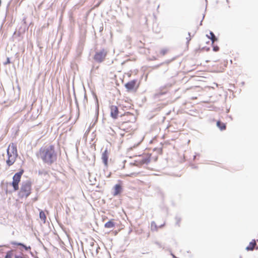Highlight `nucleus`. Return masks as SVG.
Listing matches in <instances>:
<instances>
[{
  "mask_svg": "<svg viewBox=\"0 0 258 258\" xmlns=\"http://www.w3.org/2000/svg\"><path fill=\"white\" fill-rule=\"evenodd\" d=\"M43 162L48 165H51L57 159V155L53 145L46 146L41 147L37 154Z\"/></svg>",
  "mask_w": 258,
  "mask_h": 258,
  "instance_id": "obj_1",
  "label": "nucleus"
},
{
  "mask_svg": "<svg viewBox=\"0 0 258 258\" xmlns=\"http://www.w3.org/2000/svg\"><path fill=\"white\" fill-rule=\"evenodd\" d=\"M136 120V117L133 113L128 112L125 113L120 116L118 122L119 128L126 132H130L133 130V126Z\"/></svg>",
  "mask_w": 258,
  "mask_h": 258,
  "instance_id": "obj_2",
  "label": "nucleus"
},
{
  "mask_svg": "<svg viewBox=\"0 0 258 258\" xmlns=\"http://www.w3.org/2000/svg\"><path fill=\"white\" fill-rule=\"evenodd\" d=\"M32 192V182L30 180L22 182L20 190L18 193V197L21 199H27Z\"/></svg>",
  "mask_w": 258,
  "mask_h": 258,
  "instance_id": "obj_3",
  "label": "nucleus"
},
{
  "mask_svg": "<svg viewBox=\"0 0 258 258\" xmlns=\"http://www.w3.org/2000/svg\"><path fill=\"white\" fill-rule=\"evenodd\" d=\"M8 158L6 163L9 166L12 165L15 162L18 156L17 146L15 143H11L7 149Z\"/></svg>",
  "mask_w": 258,
  "mask_h": 258,
  "instance_id": "obj_4",
  "label": "nucleus"
},
{
  "mask_svg": "<svg viewBox=\"0 0 258 258\" xmlns=\"http://www.w3.org/2000/svg\"><path fill=\"white\" fill-rule=\"evenodd\" d=\"M24 172V171L23 169H21L19 172L15 173L13 176V181L11 183V185H12L14 191H17L19 189V183Z\"/></svg>",
  "mask_w": 258,
  "mask_h": 258,
  "instance_id": "obj_5",
  "label": "nucleus"
},
{
  "mask_svg": "<svg viewBox=\"0 0 258 258\" xmlns=\"http://www.w3.org/2000/svg\"><path fill=\"white\" fill-rule=\"evenodd\" d=\"M139 87V83L136 80L128 82L125 84V87L128 91H136Z\"/></svg>",
  "mask_w": 258,
  "mask_h": 258,
  "instance_id": "obj_6",
  "label": "nucleus"
},
{
  "mask_svg": "<svg viewBox=\"0 0 258 258\" xmlns=\"http://www.w3.org/2000/svg\"><path fill=\"white\" fill-rule=\"evenodd\" d=\"M106 55L107 52L104 49H102L95 53L94 59L97 62H101L105 59Z\"/></svg>",
  "mask_w": 258,
  "mask_h": 258,
  "instance_id": "obj_7",
  "label": "nucleus"
},
{
  "mask_svg": "<svg viewBox=\"0 0 258 258\" xmlns=\"http://www.w3.org/2000/svg\"><path fill=\"white\" fill-rule=\"evenodd\" d=\"M150 158L147 154H143L139 156L137 160H136L137 165H141L144 164H147L150 162Z\"/></svg>",
  "mask_w": 258,
  "mask_h": 258,
  "instance_id": "obj_8",
  "label": "nucleus"
},
{
  "mask_svg": "<svg viewBox=\"0 0 258 258\" xmlns=\"http://www.w3.org/2000/svg\"><path fill=\"white\" fill-rule=\"evenodd\" d=\"M110 109L111 116L114 119H116L119 113L118 107L115 105H111L110 107Z\"/></svg>",
  "mask_w": 258,
  "mask_h": 258,
  "instance_id": "obj_9",
  "label": "nucleus"
},
{
  "mask_svg": "<svg viewBox=\"0 0 258 258\" xmlns=\"http://www.w3.org/2000/svg\"><path fill=\"white\" fill-rule=\"evenodd\" d=\"M109 156V152L107 150H105L102 154L101 159L104 165L106 166L108 165V159Z\"/></svg>",
  "mask_w": 258,
  "mask_h": 258,
  "instance_id": "obj_10",
  "label": "nucleus"
},
{
  "mask_svg": "<svg viewBox=\"0 0 258 258\" xmlns=\"http://www.w3.org/2000/svg\"><path fill=\"white\" fill-rule=\"evenodd\" d=\"M122 191V186L120 184H117L113 187V192L112 195L113 196H116L120 194Z\"/></svg>",
  "mask_w": 258,
  "mask_h": 258,
  "instance_id": "obj_11",
  "label": "nucleus"
},
{
  "mask_svg": "<svg viewBox=\"0 0 258 258\" xmlns=\"http://www.w3.org/2000/svg\"><path fill=\"white\" fill-rule=\"evenodd\" d=\"M115 226V220L111 219L104 224V227L108 229L113 228Z\"/></svg>",
  "mask_w": 258,
  "mask_h": 258,
  "instance_id": "obj_12",
  "label": "nucleus"
},
{
  "mask_svg": "<svg viewBox=\"0 0 258 258\" xmlns=\"http://www.w3.org/2000/svg\"><path fill=\"white\" fill-rule=\"evenodd\" d=\"M256 245V241L253 239L249 243V245L246 247V249L247 250H253Z\"/></svg>",
  "mask_w": 258,
  "mask_h": 258,
  "instance_id": "obj_13",
  "label": "nucleus"
},
{
  "mask_svg": "<svg viewBox=\"0 0 258 258\" xmlns=\"http://www.w3.org/2000/svg\"><path fill=\"white\" fill-rule=\"evenodd\" d=\"M168 51H169V50L168 48H162L158 51V55L159 56H163L165 55V54H166Z\"/></svg>",
  "mask_w": 258,
  "mask_h": 258,
  "instance_id": "obj_14",
  "label": "nucleus"
},
{
  "mask_svg": "<svg viewBox=\"0 0 258 258\" xmlns=\"http://www.w3.org/2000/svg\"><path fill=\"white\" fill-rule=\"evenodd\" d=\"M11 244L13 245H19V246H23L25 250H30L31 249V247L30 246H27L25 245H24L23 244L21 243H18V242H15V241H13L11 242Z\"/></svg>",
  "mask_w": 258,
  "mask_h": 258,
  "instance_id": "obj_15",
  "label": "nucleus"
},
{
  "mask_svg": "<svg viewBox=\"0 0 258 258\" xmlns=\"http://www.w3.org/2000/svg\"><path fill=\"white\" fill-rule=\"evenodd\" d=\"M217 125L221 130H224L226 129V124L220 121H218L217 122Z\"/></svg>",
  "mask_w": 258,
  "mask_h": 258,
  "instance_id": "obj_16",
  "label": "nucleus"
},
{
  "mask_svg": "<svg viewBox=\"0 0 258 258\" xmlns=\"http://www.w3.org/2000/svg\"><path fill=\"white\" fill-rule=\"evenodd\" d=\"M39 217L44 223H45L46 222V217L45 214L44 213V212L43 211H41L40 212Z\"/></svg>",
  "mask_w": 258,
  "mask_h": 258,
  "instance_id": "obj_17",
  "label": "nucleus"
},
{
  "mask_svg": "<svg viewBox=\"0 0 258 258\" xmlns=\"http://www.w3.org/2000/svg\"><path fill=\"white\" fill-rule=\"evenodd\" d=\"M207 37L212 40V43H214L217 40V38L215 37L214 34L212 32H210V35H207Z\"/></svg>",
  "mask_w": 258,
  "mask_h": 258,
  "instance_id": "obj_18",
  "label": "nucleus"
},
{
  "mask_svg": "<svg viewBox=\"0 0 258 258\" xmlns=\"http://www.w3.org/2000/svg\"><path fill=\"white\" fill-rule=\"evenodd\" d=\"M12 255H13L12 251H9L7 253L5 258H12Z\"/></svg>",
  "mask_w": 258,
  "mask_h": 258,
  "instance_id": "obj_19",
  "label": "nucleus"
},
{
  "mask_svg": "<svg viewBox=\"0 0 258 258\" xmlns=\"http://www.w3.org/2000/svg\"><path fill=\"white\" fill-rule=\"evenodd\" d=\"M136 173H131L130 174H126L125 175H124V176H130V177H132L133 176H136Z\"/></svg>",
  "mask_w": 258,
  "mask_h": 258,
  "instance_id": "obj_20",
  "label": "nucleus"
},
{
  "mask_svg": "<svg viewBox=\"0 0 258 258\" xmlns=\"http://www.w3.org/2000/svg\"><path fill=\"white\" fill-rule=\"evenodd\" d=\"M10 63H11V62H10V58L9 57H8L7 59V61H6V62H5L4 63V64L7 65V64H9Z\"/></svg>",
  "mask_w": 258,
  "mask_h": 258,
  "instance_id": "obj_21",
  "label": "nucleus"
},
{
  "mask_svg": "<svg viewBox=\"0 0 258 258\" xmlns=\"http://www.w3.org/2000/svg\"><path fill=\"white\" fill-rule=\"evenodd\" d=\"M213 50L215 51H217L219 50V47L218 46H215L213 48Z\"/></svg>",
  "mask_w": 258,
  "mask_h": 258,
  "instance_id": "obj_22",
  "label": "nucleus"
},
{
  "mask_svg": "<svg viewBox=\"0 0 258 258\" xmlns=\"http://www.w3.org/2000/svg\"><path fill=\"white\" fill-rule=\"evenodd\" d=\"M187 40V43H189L190 40H191V37L190 36V35L189 36V37L188 38H186Z\"/></svg>",
  "mask_w": 258,
  "mask_h": 258,
  "instance_id": "obj_23",
  "label": "nucleus"
},
{
  "mask_svg": "<svg viewBox=\"0 0 258 258\" xmlns=\"http://www.w3.org/2000/svg\"><path fill=\"white\" fill-rule=\"evenodd\" d=\"M15 258H23V257L21 255H15Z\"/></svg>",
  "mask_w": 258,
  "mask_h": 258,
  "instance_id": "obj_24",
  "label": "nucleus"
},
{
  "mask_svg": "<svg viewBox=\"0 0 258 258\" xmlns=\"http://www.w3.org/2000/svg\"><path fill=\"white\" fill-rule=\"evenodd\" d=\"M128 125H130V124H125V126H128Z\"/></svg>",
  "mask_w": 258,
  "mask_h": 258,
  "instance_id": "obj_25",
  "label": "nucleus"
},
{
  "mask_svg": "<svg viewBox=\"0 0 258 258\" xmlns=\"http://www.w3.org/2000/svg\"><path fill=\"white\" fill-rule=\"evenodd\" d=\"M258 249V247H257V246H256V249Z\"/></svg>",
  "mask_w": 258,
  "mask_h": 258,
  "instance_id": "obj_26",
  "label": "nucleus"
}]
</instances>
